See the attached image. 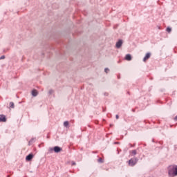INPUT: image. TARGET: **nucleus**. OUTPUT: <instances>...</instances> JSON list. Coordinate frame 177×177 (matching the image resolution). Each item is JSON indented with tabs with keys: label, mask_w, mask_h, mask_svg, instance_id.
<instances>
[{
	"label": "nucleus",
	"mask_w": 177,
	"mask_h": 177,
	"mask_svg": "<svg viewBox=\"0 0 177 177\" xmlns=\"http://www.w3.org/2000/svg\"><path fill=\"white\" fill-rule=\"evenodd\" d=\"M169 176H177V165H174L172 168L168 169Z\"/></svg>",
	"instance_id": "1"
},
{
	"label": "nucleus",
	"mask_w": 177,
	"mask_h": 177,
	"mask_svg": "<svg viewBox=\"0 0 177 177\" xmlns=\"http://www.w3.org/2000/svg\"><path fill=\"white\" fill-rule=\"evenodd\" d=\"M62 150H63L62 149V147H60L59 146H55V147H54L53 148L50 147L48 149V153H53V151H54V153H60V151H62Z\"/></svg>",
	"instance_id": "2"
},
{
	"label": "nucleus",
	"mask_w": 177,
	"mask_h": 177,
	"mask_svg": "<svg viewBox=\"0 0 177 177\" xmlns=\"http://www.w3.org/2000/svg\"><path fill=\"white\" fill-rule=\"evenodd\" d=\"M138 161H139L138 158H133L129 160L128 164L129 167H135L136 164H138Z\"/></svg>",
	"instance_id": "3"
},
{
	"label": "nucleus",
	"mask_w": 177,
	"mask_h": 177,
	"mask_svg": "<svg viewBox=\"0 0 177 177\" xmlns=\"http://www.w3.org/2000/svg\"><path fill=\"white\" fill-rule=\"evenodd\" d=\"M115 46L118 49H120V48H121V46H122V39H119L116 44Z\"/></svg>",
	"instance_id": "4"
},
{
	"label": "nucleus",
	"mask_w": 177,
	"mask_h": 177,
	"mask_svg": "<svg viewBox=\"0 0 177 177\" xmlns=\"http://www.w3.org/2000/svg\"><path fill=\"white\" fill-rule=\"evenodd\" d=\"M34 158V154L32 153H29L28 156L26 157V161H31V159Z\"/></svg>",
	"instance_id": "5"
},
{
	"label": "nucleus",
	"mask_w": 177,
	"mask_h": 177,
	"mask_svg": "<svg viewBox=\"0 0 177 177\" xmlns=\"http://www.w3.org/2000/svg\"><path fill=\"white\" fill-rule=\"evenodd\" d=\"M151 56V53H147L143 58V62H146L147 60H148V59H150Z\"/></svg>",
	"instance_id": "6"
},
{
	"label": "nucleus",
	"mask_w": 177,
	"mask_h": 177,
	"mask_svg": "<svg viewBox=\"0 0 177 177\" xmlns=\"http://www.w3.org/2000/svg\"><path fill=\"white\" fill-rule=\"evenodd\" d=\"M6 116L5 115H0V122H6Z\"/></svg>",
	"instance_id": "7"
},
{
	"label": "nucleus",
	"mask_w": 177,
	"mask_h": 177,
	"mask_svg": "<svg viewBox=\"0 0 177 177\" xmlns=\"http://www.w3.org/2000/svg\"><path fill=\"white\" fill-rule=\"evenodd\" d=\"M125 60H127L128 62H131V60H132V55H131V54L126 55Z\"/></svg>",
	"instance_id": "8"
},
{
	"label": "nucleus",
	"mask_w": 177,
	"mask_h": 177,
	"mask_svg": "<svg viewBox=\"0 0 177 177\" xmlns=\"http://www.w3.org/2000/svg\"><path fill=\"white\" fill-rule=\"evenodd\" d=\"M32 95L35 97V96L38 95V91H37L36 89H33L32 91Z\"/></svg>",
	"instance_id": "9"
},
{
	"label": "nucleus",
	"mask_w": 177,
	"mask_h": 177,
	"mask_svg": "<svg viewBox=\"0 0 177 177\" xmlns=\"http://www.w3.org/2000/svg\"><path fill=\"white\" fill-rule=\"evenodd\" d=\"M37 138H32L29 142H28V145L29 146H31V145H32V143H34V142H35Z\"/></svg>",
	"instance_id": "10"
},
{
	"label": "nucleus",
	"mask_w": 177,
	"mask_h": 177,
	"mask_svg": "<svg viewBox=\"0 0 177 177\" xmlns=\"http://www.w3.org/2000/svg\"><path fill=\"white\" fill-rule=\"evenodd\" d=\"M68 125H69L68 121H65L64 122V127H65V128H68Z\"/></svg>",
	"instance_id": "11"
},
{
	"label": "nucleus",
	"mask_w": 177,
	"mask_h": 177,
	"mask_svg": "<svg viewBox=\"0 0 177 177\" xmlns=\"http://www.w3.org/2000/svg\"><path fill=\"white\" fill-rule=\"evenodd\" d=\"M10 107L11 109H14V107H15V103H13V102H10Z\"/></svg>",
	"instance_id": "12"
},
{
	"label": "nucleus",
	"mask_w": 177,
	"mask_h": 177,
	"mask_svg": "<svg viewBox=\"0 0 177 177\" xmlns=\"http://www.w3.org/2000/svg\"><path fill=\"white\" fill-rule=\"evenodd\" d=\"M166 31L169 33L171 32V31H172V28H171L170 27H167L166 28Z\"/></svg>",
	"instance_id": "13"
},
{
	"label": "nucleus",
	"mask_w": 177,
	"mask_h": 177,
	"mask_svg": "<svg viewBox=\"0 0 177 177\" xmlns=\"http://www.w3.org/2000/svg\"><path fill=\"white\" fill-rule=\"evenodd\" d=\"M136 149H134V150H133L132 151H131V154H132V156H136Z\"/></svg>",
	"instance_id": "14"
},
{
	"label": "nucleus",
	"mask_w": 177,
	"mask_h": 177,
	"mask_svg": "<svg viewBox=\"0 0 177 177\" xmlns=\"http://www.w3.org/2000/svg\"><path fill=\"white\" fill-rule=\"evenodd\" d=\"M97 161H98V162H100V164H102V162H104L103 159H102V158H100Z\"/></svg>",
	"instance_id": "15"
},
{
	"label": "nucleus",
	"mask_w": 177,
	"mask_h": 177,
	"mask_svg": "<svg viewBox=\"0 0 177 177\" xmlns=\"http://www.w3.org/2000/svg\"><path fill=\"white\" fill-rule=\"evenodd\" d=\"M104 71H105V73H108L109 71H110V69H109V68H105Z\"/></svg>",
	"instance_id": "16"
},
{
	"label": "nucleus",
	"mask_w": 177,
	"mask_h": 177,
	"mask_svg": "<svg viewBox=\"0 0 177 177\" xmlns=\"http://www.w3.org/2000/svg\"><path fill=\"white\" fill-rule=\"evenodd\" d=\"M48 93L50 94V95H52V93H53V90H49V91H48Z\"/></svg>",
	"instance_id": "17"
},
{
	"label": "nucleus",
	"mask_w": 177,
	"mask_h": 177,
	"mask_svg": "<svg viewBox=\"0 0 177 177\" xmlns=\"http://www.w3.org/2000/svg\"><path fill=\"white\" fill-rule=\"evenodd\" d=\"M3 59H5V55H2L1 57H0V60H3Z\"/></svg>",
	"instance_id": "18"
},
{
	"label": "nucleus",
	"mask_w": 177,
	"mask_h": 177,
	"mask_svg": "<svg viewBox=\"0 0 177 177\" xmlns=\"http://www.w3.org/2000/svg\"><path fill=\"white\" fill-rule=\"evenodd\" d=\"M113 144L114 145H120V142H114Z\"/></svg>",
	"instance_id": "19"
},
{
	"label": "nucleus",
	"mask_w": 177,
	"mask_h": 177,
	"mask_svg": "<svg viewBox=\"0 0 177 177\" xmlns=\"http://www.w3.org/2000/svg\"><path fill=\"white\" fill-rule=\"evenodd\" d=\"M72 165H77V163H75V162L73 161L72 162Z\"/></svg>",
	"instance_id": "20"
},
{
	"label": "nucleus",
	"mask_w": 177,
	"mask_h": 177,
	"mask_svg": "<svg viewBox=\"0 0 177 177\" xmlns=\"http://www.w3.org/2000/svg\"><path fill=\"white\" fill-rule=\"evenodd\" d=\"M115 118H116V120H118V118H120V116L118 115H116Z\"/></svg>",
	"instance_id": "21"
},
{
	"label": "nucleus",
	"mask_w": 177,
	"mask_h": 177,
	"mask_svg": "<svg viewBox=\"0 0 177 177\" xmlns=\"http://www.w3.org/2000/svg\"><path fill=\"white\" fill-rule=\"evenodd\" d=\"M104 95V96H109V93H105Z\"/></svg>",
	"instance_id": "22"
},
{
	"label": "nucleus",
	"mask_w": 177,
	"mask_h": 177,
	"mask_svg": "<svg viewBox=\"0 0 177 177\" xmlns=\"http://www.w3.org/2000/svg\"><path fill=\"white\" fill-rule=\"evenodd\" d=\"M174 121H177V115L174 118Z\"/></svg>",
	"instance_id": "23"
},
{
	"label": "nucleus",
	"mask_w": 177,
	"mask_h": 177,
	"mask_svg": "<svg viewBox=\"0 0 177 177\" xmlns=\"http://www.w3.org/2000/svg\"><path fill=\"white\" fill-rule=\"evenodd\" d=\"M130 147H133L132 144H129Z\"/></svg>",
	"instance_id": "24"
},
{
	"label": "nucleus",
	"mask_w": 177,
	"mask_h": 177,
	"mask_svg": "<svg viewBox=\"0 0 177 177\" xmlns=\"http://www.w3.org/2000/svg\"><path fill=\"white\" fill-rule=\"evenodd\" d=\"M132 111H133V113H135V109H132Z\"/></svg>",
	"instance_id": "25"
},
{
	"label": "nucleus",
	"mask_w": 177,
	"mask_h": 177,
	"mask_svg": "<svg viewBox=\"0 0 177 177\" xmlns=\"http://www.w3.org/2000/svg\"><path fill=\"white\" fill-rule=\"evenodd\" d=\"M110 127H113V124H110Z\"/></svg>",
	"instance_id": "26"
},
{
	"label": "nucleus",
	"mask_w": 177,
	"mask_h": 177,
	"mask_svg": "<svg viewBox=\"0 0 177 177\" xmlns=\"http://www.w3.org/2000/svg\"><path fill=\"white\" fill-rule=\"evenodd\" d=\"M7 177H10V176H7Z\"/></svg>",
	"instance_id": "27"
}]
</instances>
